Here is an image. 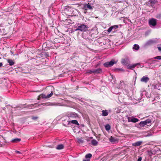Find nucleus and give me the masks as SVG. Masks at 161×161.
Instances as JSON below:
<instances>
[{"label": "nucleus", "instance_id": "2f4dec72", "mask_svg": "<svg viewBox=\"0 0 161 161\" xmlns=\"http://www.w3.org/2000/svg\"><path fill=\"white\" fill-rule=\"evenodd\" d=\"M115 70L116 71H121L124 72V70L122 68H116L115 69Z\"/></svg>", "mask_w": 161, "mask_h": 161}, {"label": "nucleus", "instance_id": "c9c22d12", "mask_svg": "<svg viewBox=\"0 0 161 161\" xmlns=\"http://www.w3.org/2000/svg\"><path fill=\"white\" fill-rule=\"evenodd\" d=\"M160 100L159 97L158 96H156L154 98V100L156 101H158Z\"/></svg>", "mask_w": 161, "mask_h": 161}, {"label": "nucleus", "instance_id": "f257e3e1", "mask_svg": "<svg viewBox=\"0 0 161 161\" xmlns=\"http://www.w3.org/2000/svg\"><path fill=\"white\" fill-rule=\"evenodd\" d=\"M88 27L87 25H85L84 24H78L77 28L75 29V31H79L82 32L86 31Z\"/></svg>", "mask_w": 161, "mask_h": 161}, {"label": "nucleus", "instance_id": "412c9836", "mask_svg": "<svg viewBox=\"0 0 161 161\" xmlns=\"http://www.w3.org/2000/svg\"><path fill=\"white\" fill-rule=\"evenodd\" d=\"M92 144L93 146H96L98 144V142L95 139H93L91 141Z\"/></svg>", "mask_w": 161, "mask_h": 161}, {"label": "nucleus", "instance_id": "3c124183", "mask_svg": "<svg viewBox=\"0 0 161 161\" xmlns=\"http://www.w3.org/2000/svg\"><path fill=\"white\" fill-rule=\"evenodd\" d=\"M120 83H121V84H122V83H124V82L123 81H120Z\"/></svg>", "mask_w": 161, "mask_h": 161}, {"label": "nucleus", "instance_id": "20e7f679", "mask_svg": "<svg viewBox=\"0 0 161 161\" xmlns=\"http://www.w3.org/2000/svg\"><path fill=\"white\" fill-rule=\"evenodd\" d=\"M121 63L123 65H126L130 63V59L128 57H126L125 58H123L121 60Z\"/></svg>", "mask_w": 161, "mask_h": 161}, {"label": "nucleus", "instance_id": "9d476101", "mask_svg": "<svg viewBox=\"0 0 161 161\" xmlns=\"http://www.w3.org/2000/svg\"><path fill=\"white\" fill-rule=\"evenodd\" d=\"M83 9L85 10H87V9H92L93 8L89 3H88V4H85L84 5Z\"/></svg>", "mask_w": 161, "mask_h": 161}, {"label": "nucleus", "instance_id": "de8ad7c7", "mask_svg": "<svg viewBox=\"0 0 161 161\" xmlns=\"http://www.w3.org/2000/svg\"><path fill=\"white\" fill-rule=\"evenodd\" d=\"M157 62H158V61L155 60H153L152 61V62L153 63H155Z\"/></svg>", "mask_w": 161, "mask_h": 161}, {"label": "nucleus", "instance_id": "bb28decb", "mask_svg": "<svg viewBox=\"0 0 161 161\" xmlns=\"http://www.w3.org/2000/svg\"><path fill=\"white\" fill-rule=\"evenodd\" d=\"M156 1L155 0H151L150 1V6L154 8V4L155 3Z\"/></svg>", "mask_w": 161, "mask_h": 161}, {"label": "nucleus", "instance_id": "c85d7f7f", "mask_svg": "<svg viewBox=\"0 0 161 161\" xmlns=\"http://www.w3.org/2000/svg\"><path fill=\"white\" fill-rule=\"evenodd\" d=\"M76 139L77 142L79 143H82L84 142V141L81 138H77Z\"/></svg>", "mask_w": 161, "mask_h": 161}, {"label": "nucleus", "instance_id": "7ed1b4c3", "mask_svg": "<svg viewBox=\"0 0 161 161\" xmlns=\"http://www.w3.org/2000/svg\"><path fill=\"white\" fill-rule=\"evenodd\" d=\"M53 95V92H51L49 94L47 95H46L45 94H42L39 95L38 97V99L39 100L41 98L42 99H47L51 97Z\"/></svg>", "mask_w": 161, "mask_h": 161}, {"label": "nucleus", "instance_id": "aec40b11", "mask_svg": "<svg viewBox=\"0 0 161 161\" xmlns=\"http://www.w3.org/2000/svg\"><path fill=\"white\" fill-rule=\"evenodd\" d=\"M64 148V145L62 144H60L57 146L56 148L58 150L63 149Z\"/></svg>", "mask_w": 161, "mask_h": 161}, {"label": "nucleus", "instance_id": "4c0bfd02", "mask_svg": "<svg viewBox=\"0 0 161 161\" xmlns=\"http://www.w3.org/2000/svg\"><path fill=\"white\" fill-rule=\"evenodd\" d=\"M71 10L72 9L71 8L68 7L65 8V11H68L70 10V12H71Z\"/></svg>", "mask_w": 161, "mask_h": 161}, {"label": "nucleus", "instance_id": "f03ea898", "mask_svg": "<svg viewBox=\"0 0 161 161\" xmlns=\"http://www.w3.org/2000/svg\"><path fill=\"white\" fill-rule=\"evenodd\" d=\"M118 62L117 60L112 59L109 62H107L103 64L104 66L106 67H110L114 64H116Z\"/></svg>", "mask_w": 161, "mask_h": 161}, {"label": "nucleus", "instance_id": "a878e982", "mask_svg": "<svg viewBox=\"0 0 161 161\" xmlns=\"http://www.w3.org/2000/svg\"><path fill=\"white\" fill-rule=\"evenodd\" d=\"M139 121V119L137 118L133 117L131 118V119L130 121L132 122L136 123Z\"/></svg>", "mask_w": 161, "mask_h": 161}, {"label": "nucleus", "instance_id": "ddd939ff", "mask_svg": "<svg viewBox=\"0 0 161 161\" xmlns=\"http://www.w3.org/2000/svg\"><path fill=\"white\" fill-rule=\"evenodd\" d=\"M142 143V141H138L132 143V146L135 147H138L141 145Z\"/></svg>", "mask_w": 161, "mask_h": 161}, {"label": "nucleus", "instance_id": "58836bf2", "mask_svg": "<svg viewBox=\"0 0 161 161\" xmlns=\"http://www.w3.org/2000/svg\"><path fill=\"white\" fill-rule=\"evenodd\" d=\"M156 18L158 19H160L161 18V14H157L156 16Z\"/></svg>", "mask_w": 161, "mask_h": 161}, {"label": "nucleus", "instance_id": "6ab92c4d", "mask_svg": "<svg viewBox=\"0 0 161 161\" xmlns=\"http://www.w3.org/2000/svg\"><path fill=\"white\" fill-rule=\"evenodd\" d=\"M153 149L150 150H148L147 151V154L149 155L150 156H152L153 155H154L155 154L154 152H153Z\"/></svg>", "mask_w": 161, "mask_h": 161}, {"label": "nucleus", "instance_id": "79ce46f5", "mask_svg": "<svg viewBox=\"0 0 161 161\" xmlns=\"http://www.w3.org/2000/svg\"><path fill=\"white\" fill-rule=\"evenodd\" d=\"M38 117H36V116H33V117H32V119L33 120H35L37 119H38Z\"/></svg>", "mask_w": 161, "mask_h": 161}, {"label": "nucleus", "instance_id": "5701e85b", "mask_svg": "<svg viewBox=\"0 0 161 161\" xmlns=\"http://www.w3.org/2000/svg\"><path fill=\"white\" fill-rule=\"evenodd\" d=\"M21 141V139L18 138H16L12 139L11 142L13 143H17Z\"/></svg>", "mask_w": 161, "mask_h": 161}, {"label": "nucleus", "instance_id": "423d86ee", "mask_svg": "<svg viewBox=\"0 0 161 161\" xmlns=\"http://www.w3.org/2000/svg\"><path fill=\"white\" fill-rule=\"evenodd\" d=\"M37 104V103H34V104H31L30 105H27L26 106H25V105H19L16 107V108H27L29 109L33 108L34 107V106L35 105H36Z\"/></svg>", "mask_w": 161, "mask_h": 161}, {"label": "nucleus", "instance_id": "473e14b6", "mask_svg": "<svg viewBox=\"0 0 161 161\" xmlns=\"http://www.w3.org/2000/svg\"><path fill=\"white\" fill-rule=\"evenodd\" d=\"M161 85L160 84H158L156 85H155L154 86V88L155 89H158L159 90H160V87H161V86H159Z\"/></svg>", "mask_w": 161, "mask_h": 161}, {"label": "nucleus", "instance_id": "a18cd8bd", "mask_svg": "<svg viewBox=\"0 0 161 161\" xmlns=\"http://www.w3.org/2000/svg\"><path fill=\"white\" fill-rule=\"evenodd\" d=\"M135 64L136 65V67L137 65H140V64L139 63Z\"/></svg>", "mask_w": 161, "mask_h": 161}, {"label": "nucleus", "instance_id": "dca6fc26", "mask_svg": "<svg viewBox=\"0 0 161 161\" xmlns=\"http://www.w3.org/2000/svg\"><path fill=\"white\" fill-rule=\"evenodd\" d=\"M7 61L10 66H12L14 64V61L11 59H7Z\"/></svg>", "mask_w": 161, "mask_h": 161}, {"label": "nucleus", "instance_id": "72a5a7b5", "mask_svg": "<svg viewBox=\"0 0 161 161\" xmlns=\"http://www.w3.org/2000/svg\"><path fill=\"white\" fill-rule=\"evenodd\" d=\"M94 69L93 70H88L87 73L90 74H94Z\"/></svg>", "mask_w": 161, "mask_h": 161}, {"label": "nucleus", "instance_id": "a211bd4d", "mask_svg": "<svg viewBox=\"0 0 161 161\" xmlns=\"http://www.w3.org/2000/svg\"><path fill=\"white\" fill-rule=\"evenodd\" d=\"M135 67H136V65H135V64H132L130 65H128L127 67V68L128 69H133Z\"/></svg>", "mask_w": 161, "mask_h": 161}, {"label": "nucleus", "instance_id": "4468645a", "mask_svg": "<svg viewBox=\"0 0 161 161\" xmlns=\"http://www.w3.org/2000/svg\"><path fill=\"white\" fill-rule=\"evenodd\" d=\"M94 74H100L102 73V70L101 69L98 68L96 69H94Z\"/></svg>", "mask_w": 161, "mask_h": 161}, {"label": "nucleus", "instance_id": "2eb2a0df", "mask_svg": "<svg viewBox=\"0 0 161 161\" xmlns=\"http://www.w3.org/2000/svg\"><path fill=\"white\" fill-rule=\"evenodd\" d=\"M109 140L110 142L113 143L117 141L116 139L112 136L109 138Z\"/></svg>", "mask_w": 161, "mask_h": 161}, {"label": "nucleus", "instance_id": "6e6552de", "mask_svg": "<svg viewBox=\"0 0 161 161\" xmlns=\"http://www.w3.org/2000/svg\"><path fill=\"white\" fill-rule=\"evenodd\" d=\"M149 80V79L147 76H143L140 80V81L142 82L147 83Z\"/></svg>", "mask_w": 161, "mask_h": 161}, {"label": "nucleus", "instance_id": "393cba45", "mask_svg": "<svg viewBox=\"0 0 161 161\" xmlns=\"http://www.w3.org/2000/svg\"><path fill=\"white\" fill-rule=\"evenodd\" d=\"M145 121V123L148 126L150 125H148V124H151L152 121L151 119H148L146 120L145 121Z\"/></svg>", "mask_w": 161, "mask_h": 161}, {"label": "nucleus", "instance_id": "f704fd0d", "mask_svg": "<svg viewBox=\"0 0 161 161\" xmlns=\"http://www.w3.org/2000/svg\"><path fill=\"white\" fill-rule=\"evenodd\" d=\"M62 120L63 121L65 122L67 120H69V119L68 117H63L62 118Z\"/></svg>", "mask_w": 161, "mask_h": 161}, {"label": "nucleus", "instance_id": "09e8293b", "mask_svg": "<svg viewBox=\"0 0 161 161\" xmlns=\"http://www.w3.org/2000/svg\"><path fill=\"white\" fill-rule=\"evenodd\" d=\"M3 65V64L2 63H0V67H1Z\"/></svg>", "mask_w": 161, "mask_h": 161}, {"label": "nucleus", "instance_id": "4be33fe9", "mask_svg": "<svg viewBox=\"0 0 161 161\" xmlns=\"http://www.w3.org/2000/svg\"><path fill=\"white\" fill-rule=\"evenodd\" d=\"M139 125L141 127H144L146 125H147L145 122V121H141L139 124Z\"/></svg>", "mask_w": 161, "mask_h": 161}, {"label": "nucleus", "instance_id": "37998d69", "mask_svg": "<svg viewBox=\"0 0 161 161\" xmlns=\"http://www.w3.org/2000/svg\"><path fill=\"white\" fill-rule=\"evenodd\" d=\"M129 122H131L130 121L131 120V118L128 117L127 118Z\"/></svg>", "mask_w": 161, "mask_h": 161}, {"label": "nucleus", "instance_id": "0eeeda50", "mask_svg": "<svg viewBox=\"0 0 161 161\" xmlns=\"http://www.w3.org/2000/svg\"><path fill=\"white\" fill-rule=\"evenodd\" d=\"M77 116V114L75 113L74 112H70L68 113L67 114V116L68 117L69 119V118H75Z\"/></svg>", "mask_w": 161, "mask_h": 161}, {"label": "nucleus", "instance_id": "c756f323", "mask_svg": "<svg viewBox=\"0 0 161 161\" xmlns=\"http://www.w3.org/2000/svg\"><path fill=\"white\" fill-rule=\"evenodd\" d=\"M111 127L109 124L106 125L105 126V129L107 131H108L110 129Z\"/></svg>", "mask_w": 161, "mask_h": 161}, {"label": "nucleus", "instance_id": "f8f14e48", "mask_svg": "<svg viewBox=\"0 0 161 161\" xmlns=\"http://www.w3.org/2000/svg\"><path fill=\"white\" fill-rule=\"evenodd\" d=\"M92 157V155L91 153H88L85 156L86 159H84L83 161H89L90 158Z\"/></svg>", "mask_w": 161, "mask_h": 161}, {"label": "nucleus", "instance_id": "e433bc0d", "mask_svg": "<svg viewBox=\"0 0 161 161\" xmlns=\"http://www.w3.org/2000/svg\"><path fill=\"white\" fill-rule=\"evenodd\" d=\"M153 59L161 60V56H157L153 58Z\"/></svg>", "mask_w": 161, "mask_h": 161}, {"label": "nucleus", "instance_id": "7c9ffc66", "mask_svg": "<svg viewBox=\"0 0 161 161\" xmlns=\"http://www.w3.org/2000/svg\"><path fill=\"white\" fill-rule=\"evenodd\" d=\"M112 27L113 29V31H114L113 32H114V31H115V30L117 29L118 28L119 26L118 25H114L112 26Z\"/></svg>", "mask_w": 161, "mask_h": 161}, {"label": "nucleus", "instance_id": "9b49d317", "mask_svg": "<svg viewBox=\"0 0 161 161\" xmlns=\"http://www.w3.org/2000/svg\"><path fill=\"white\" fill-rule=\"evenodd\" d=\"M153 150L155 154L157 153H158L161 152L160 148H159L158 147H155Z\"/></svg>", "mask_w": 161, "mask_h": 161}, {"label": "nucleus", "instance_id": "c03bdc74", "mask_svg": "<svg viewBox=\"0 0 161 161\" xmlns=\"http://www.w3.org/2000/svg\"><path fill=\"white\" fill-rule=\"evenodd\" d=\"M142 159V157H140L138 159L137 161H141Z\"/></svg>", "mask_w": 161, "mask_h": 161}, {"label": "nucleus", "instance_id": "8fccbe9b", "mask_svg": "<svg viewBox=\"0 0 161 161\" xmlns=\"http://www.w3.org/2000/svg\"><path fill=\"white\" fill-rule=\"evenodd\" d=\"M16 152L17 153H20V152H19V151H16Z\"/></svg>", "mask_w": 161, "mask_h": 161}, {"label": "nucleus", "instance_id": "864d4df0", "mask_svg": "<svg viewBox=\"0 0 161 161\" xmlns=\"http://www.w3.org/2000/svg\"><path fill=\"white\" fill-rule=\"evenodd\" d=\"M150 136V135H147V136Z\"/></svg>", "mask_w": 161, "mask_h": 161}, {"label": "nucleus", "instance_id": "f3484780", "mask_svg": "<svg viewBox=\"0 0 161 161\" xmlns=\"http://www.w3.org/2000/svg\"><path fill=\"white\" fill-rule=\"evenodd\" d=\"M108 111L107 110L102 111V115L103 116H106L108 115Z\"/></svg>", "mask_w": 161, "mask_h": 161}, {"label": "nucleus", "instance_id": "ea45409f", "mask_svg": "<svg viewBox=\"0 0 161 161\" xmlns=\"http://www.w3.org/2000/svg\"><path fill=\"white\" fill-rule=\"evenodd\" d=\"M113 31V29H112V26L110 27L108 29V31L109 33L110 32H111V31Z\"/></svg>", "mask_w": 161, "mask_h": 161}, {"label": "nucleus", "instance_id": "603ef678", "mask_svg": "<svg viewBox=\"0 0 161 161\" xmlns=\"http://www.w3.org/2000/svg\"><path fill=\"white\" fill-rule=\"evenodd\" d=\"M103 44H104V42L105 40L104 39H103Z\"/></svg>", "mask_w": 161, "mask_h": 161}, {"label": "nucleus", "instance_id": "49530a36", "mask_svg": "<svg viewBox=\"0 0 161 161\" xmlns=\"http://www.w3.org/2000/svg\"><path fill=\"white\" fill-rule=\"evenodd\" d=\"M158 48L159 51L160 52H161V47H158Z\"/></svg>", "mask_w": 161, "mask_h": 161}, {"label": "nucleus", "instance_id": "39448f33", "mask_svg": "<svg viewBox=\"0 0 161 161\" xmlns=\"http://www.w3.org/2000/svg\"><path fill=\"white\" fill-rule=\"evenodd\" d=\"M149 24L151 27L155 26L157 24L156 19L153 18L149 19Z\"/></svg>", "mask_w": 161, "mask_h": 161}, {"label": "nucleus", "instance_id": "1a4fd4ad", "mask_svg": "<svg viewBox=\"0 0 161 161\" xmlns=\"http://www.w3.org/2000/svg\"><path fill=\"white\" fill-rule=\"evenodd\" d=\"M67 123H66L67 124L69 125H70L71 123H72L76 125H79V124L78 123V122L76 120H72L71 121H69V120H67Z\"/></svg>", "mask_w": 161, "mask_h": 161}, {"label": "nucleus", "instance_id": "cd10ccee", "mask_svg": "<svg viewBox=\"0 0 161 161\" xmlns=\"http://www.w3.org/2000/svg\"><path fill=\"white\" fill-rule=\"evenodd\" d=\"M154 41L152 40H150L147 41L146 43L147 45H149L154 42Z\"/></svg>", "mask_w": 161, "mask_h": 161}, {"label": "nucleus", "instance_id": "a19ab883", "mask_svg": "<svg viewBox=\"0 0 161 161\" xmlns=\"http://www.w3.org/2000/svg\"><path fill=\"white\" fill-rule=\"evenodd\" d=\"M67 123V120L66 121V122L65 121V122L63 123V125L65 127H67V124H66V123Z\"/></svg>", "mask_w": 161, "mask_h": 161}, {"label": "nucleus", "instance_id": "b1692460", "mask_svg": "<svg viewBox=\"0 0 161 161\" xmlns=\"http://www.w3.org/2000/svg\"><path fill=\"white\" fill-rule=\"evenodd\" d=\"M139 48V46L138 45L136 44H134L133 47V49L134 50H135L136 51L138 50Z\"/></svg>", "mask_w": 161, "mask_h": 161}]
</instances>
